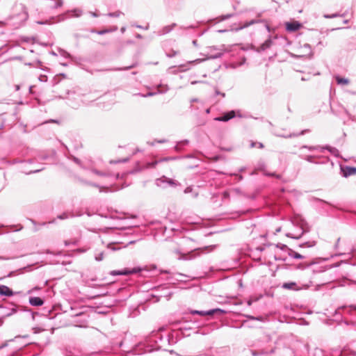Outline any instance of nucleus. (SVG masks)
<instances>
[{
    "mask_svg": "<svg viewBox=\"0 0 356 356\" xmlns=\"http://www.w3.org/2000/svg\"><path fill=\"white\" fill-rule=\"evenodd\" d=\"M13 291L6 285H0V295L5 296H12L13 295Z\"/></svg>",
    "mask_w": 356,
    "mask_h": 356,
    "instance_id": "nucleus-17",
    "label": "nucleus"
},
{
    "mask_svg": "<svg viewBox=\"0 0 356 356\" xmlns=\"http://www.w3.org/2000/svg\"><path fill=\"white\" fill-rule=\"evenodd\" d=\"M273 44V40L271 38L267 39L264 43L260 46V49L261 51H265L267 49L270 48Z\"/></svg>",
    "mask_w": 356,
    "mask_h": 356,
    "instance_id": "nucleus-20",
    "label": "nucleus"
},
{
    "mask_svg": "<svg viewBox=\"0 0 356 356\" xmlns=\"http://www.w3.org/2000/svg\"><path fill=\"white\" fill-rule=\"evenodd\" d=\"M314 264V262L309 263V264H307V265H305V264H299V265L298 266L297 268H298V269H304V268H308V267H309L310 266H312V264Z\"/></svg>",
    "mask_w": 356,
    "mask_h": 356,
    "instance_id": "nucleus-41",
    "label": "nucleus"
},
{
    "mask_svg": "<svg viewBox=\"0 0 356 356\" xmlns=\"http://www.w3.org/2000/svg\"><path fill=\"white\" fill-rule=\"evenodd\" d=\"M92 172L97 175H99V176H102V177H107V176H109V174L107 173V172H102V171H99V170H97L96 169H92Z\"/></svg>",
    "mask_w": 356,
    "mask_h": 356,
    "instance_id": "nucleus-31",
    "label": "nucleus"
},
{
    "mask_svg": "<svg viewBox=\"0 0 356 356\" xmlns=\"http://www.w3.org/2000/svg\"><path fill=\"white\" fill-rule=\"evenodd\" d=\"M152 296H158V297H167V298H169L170 296H171V293L170 292H164V291H162L161 293L160 294H153Z\"/></svg>",
    "mask_w": 356,
    "mask_h": 356,
    "instance_id": "nucleus-37",
    "label": "nucleus"
},
{
    "mask_svg": "<svg viewBox=\"0 0 356 356\" xmlns=\"http://www.w3.org/2000/svg\"><path fill=\"white\" fill-rule=\"evenodd\" d=\"M133 67H134V65H131V66L125 67H123V68H120V69H118V70H130V69H131Z\"/></svg>",
    "mask_w": 356,
    "mask_h": 356,
    "instance_id": "nucleus-57",
    "label": "nucleus"
},
{
    "mask_svg": "<svg viewBox=\"0 0 356 356\" xmlns=\"http://www.w3.org/2000/svg\"><path fill=\"white\" fill-rule=\"evenodd\" d=\"M236 115V111L232 110L225 113L222 116L216 117L214 118V120L218 122H227L229 120L235 118Z\"/></svg>",
    "mask_w": 356,
    "mask_h": 356,
    "instance_id": "nucleus-9",
    "label": "nucleus"
},
{
    "mask_svg": "<svg viewBox=\"0 0 356 356\" xmlns=\"http://www.w3.org/2000/svg\"><path fill=\"white\" fill-rule=\"evenodd\" d=\"M323 151L326 149V150L329 151L334 156H336V157L339 156V152L337 148L332 147L329 145H325V146H323Z\"/></svg>",
    "mask_w": 356,
    "mask_h": 356,
    "instance_id": "nucleus-19",
    "label": "nucleus"
},
{
    "mask_svg": "<svg viewBox=\"0 0 356 356\" xmlns=\"http://www.w3.org/2000/svg\"><path fill=\"white\" fill-rule=\"evenodd\" d=\"M41 170H42V169H33V170H30V172H28L27 174L38 172H40Z\"/></svg>",
    "mask_w": 356,
    "mask_h": 356,
    "instance_id": "nucleus-60",
    "label": "nucleus"
},
{
    "mask_svg": "<svg viewBox=\"0 0 356 356\" xmlns=\"http://www.w3.org/2000/svg\"><path fill=\"white\" fill-rule=\"evenodd\" d=\"M289 255L291 257H293L294 259H304L305 257L298 252H296L295 251H293V250L291 249H289Z\"/></svg>",
    "mask_w": 356,
    "mask_h": 356,
    "instance_id": "nucleus-21",
    "label": "nucleus"
},
{
    "mask_svg": "<svg viewBox=\"0 0 356 356\" xmlns=\"http://www.w3.org/2000/svg\"><path fill=\"white\" fill-rule=\"evenodd\" d=\"M61 55L63 56L65 58H69L70 56V55L67 52H66L65 51H62Z\"/></svg>",
    "mask_w": 356,
    "mask_h": 356,
    "instance_id": "nucleus-59",
    "label": "nucleus"
},
{
    "mask_svg": "<svg viewBox=\"0 0 356 356\" xmlns=\"http://www.w3.org/2000/svg\"><path fill=\"white\" fill-rule=\"evenodd\" d=\"M104 259V252H102L95 256V260L97 261H102Z\"/></svg>",
    "mask_w": 356,
    "mask_h": 356,
    "instance_id": "nucleus-40",
    "label": "nucleus"
},
{
    "mask_svg": "<svg viewBox=\"0 0 356 356\" xmlns=\"http://www.w3.org/2000/svg\"><path fill=\"white\" fill-rule=\"evenodd\" d=\"M107 248L112 251L118 250L120 249V247L116 243H111L107 245Z\"/></svg>",
    "mask_w": 356,
    "mask_h": 356,
    "instance_id": "nucleus-27",
    "label": "nucleus"
},
{
    "mask_svg": "<svg viewBox=\"0 0 356 356\" xmlns=\"http://www.w3.org/2000/svg\"><path fill=\"white\" fill-rule=\"evenodd\" d=\"M177 54H178V51H175V50H171L170 52L166 54L167 56L169 58L175 57Z\"/></svg>",
    "mask_w": 356,
    "mask_h": 356,
    "instance_id": "nucleus-39",
    "label": "nucleus"
},
{
    "mask_svg": "<svg viewBox=\"0 0 356 356\" xmlns=\"http://www.w3.org/2000/svg\"><path fill=\"white\" fill-rule=\"evenodd\" d=\"M69 215L67 213H63L59 216H57V218L60 220H64L69 218Z\"/></svg>",
    "mask_w": 356,
    "mask_h": 356,
    "instance_id": "nucleus-44",
    "label": "nucleus"
},
{
    "mask_svg": "<svg viewBox=\"0 0 356 356\" xmlns=\"http://www.w3.org/2000/svg\"><path fill=\"white\" fill-rule=\"evenodd\" d=\"M339 241H340V238H337V242H336V243H335V245H334V248H335V249H337V248H338Z\"/></svg>",
    "mask_w": 356,
    "mask_h": 356,
    "instance_id": "nucleus-63",
    "label": "nucleus"
},
{
    "mask_svg": "<svg viewBox=\"0 0 356 356\" xmlns=\"http://www.w3.org/2000/svg\"><path fill=\"white\" fill-rule=\"evenodd\" d=\"M188 144V140H182V141H180L177 143V145L175 147V149L177 150V151H179L181 148V147L184 146V145H186Z\"/></svg>",
    "mask_w": 356,
    "mask_h": 356,
    "instance_id": "nucleus-28",
    "label": "nucleus"
},
{
    "mask_svg": "<svg viewBox=\"0 0 356 356\" xmlns=\"http://www.w3.org/2000/svg\"><path fill=\"white\" fill-rule=\"evenodd\" d=\"M176 26H177L176 23H172L170 25L165 26L163 28H161V29L158 30L156 31V34L159 36L164 35L168 34L170 32H171L174 29V28Z\"/></svg>",
    "mask_w": 356,
    "mask_h": 356,
    "instance_id": "nucleus-12",
    "label": "nucleus"
},
{
    "mask_svg": "<svg viewBox=\"0 0 356 356\" xmlns=\"http://www.w3.org/2000/svg\"><path fill=\"white\" fill-rule=\"evenodd\" d=\"M29 302L32 306L39 307L44 304V300L39 297H30Z\"/></svg>",
    "mask_w": 356,
    "mask_h": 356,
    "instance_id": "nucleus-16",
    "label": "nucleus"
},
{
    "mask_svg": "<svg viewBox=\"0 0 356 356\" xmlns=\"http://www.w3.org/2000/svg\"><path fill=\"white\" fill-rule=\"evenodd\" d=\"M151 340L154 341L156 343L155 349H160L165 346V343H169L168 338L167 337L163 338L159 333L154 334L152 337Z\"/></svg>",
    "mask_w": 356,
    "mask_h": 356,
    "instance_id": "nucleus-6",
    "label": "nucleus"
},
{
    "mask_svg": "<svg viewBox=\"0 0 356 356\" xmlns=\"http://www.w3.org/2000/svg\"><path fill=\"white\" fill-rule=\"evenodd\" d=\"M128 160H129V159H128V158H127V159H122V160L111 161H110V163H125V162H127Z\"/></svg>",
    "mask_w": 356,
    "mask_h": 356,
    "instance_id": "nucleus-47",
    "label": "nucleus"
},
{
    "mask_svg": "<svg viewBox=\"0 0 356 356\" xmlns=\"http://www.w3.org/2000/svg\"><path fill=\"white\" fill-rule=\"evenodd\" d=\"M192 191V188L191 186H188L187 187L185 190H184V193H191Z\"/></svg>",
    "mask_w": 356,
    "mask_h": 356,
    "instance_id": "nucleus-61",
    "label": "nucleus"
},
{
    "mask_svg": "<svg viewBox=\"0 0 356 356\" xmlns=\"http://www.w3.org/2000/svg\"><path fill=\"white\" fill-rule=\"evenodd\" d=\"M137 95H139V96H141V97H152V96H154V95H156V92H149L145 95H143V94H141V93H138L136 94Z\"/></svg>",
    "mask_w": 356,
    "mask_h": 356,
    "instance_id": "nucleus-43",
    "label": "nucleus"
},
{
    "mask_svg": "<svg viewBox=\"0 0 356 356\" xmlns=\"http://www.w3.org/2000/svg\"><path fill=\"white\" fill-rule=\"evenodd\" d=\"M222 200H228L229 199L230 196L232 195L230 191H224L222 194Z\"/></svg>",
    "mask_w": 356,
    "mask_h": 356,
    "instance_id": "nucleus-35",
    "label": "nucleus"
},
{
    "mask_svg": "<svg viewBox=\"0 0 356 356\" xmlns=\"http://www.w3.org/2000/svg\"><path fill=\"white\" fill-rule=\"evenodd\" d=\"M316 245L315 241H307L305 243H300L299 245L300 248H312L314 247Z\"/></svg>",
    "mask_w": 356,
    "mask_h": 356,
    "instance_id": "nucleus-26",
    "label": "nucleus"
},
{
    "mask_svg": "<svg viewBox=\"0 0 356 356\" xmlns=\"http://www.w3.org/2000/svg\"><path fill=\"white\" fill-rule=\"evenodd\" d=\"M339 356H356L355 353L349 350H343L340 352Z\"/></svg>",
    "mask_w": 356,
    "mask_h": 356,
    "instance_id": "nucleus-24",
    "label": "nucleus"
},
{
    "mask_svg": "<svg viewBox=\"0 0 356 356\" xmlns=\"http://www.w3.org/2000/svg\"><path fill=\"white\" fill-rule=\"evenodd\" d=\"M300 157L305 161L314 164L326 163L329 161L328 157H323L318 155L300 156Z\"/></svg>",
    "mask_w": 356,
    "mask_h": 356,
    "instance_id": "nucleus-3",
    "label": "nucleus"
},
{
    "mask_svg": "<svg viewBox=\"0 0 356 356\" xmlns=\"http://www.w3.org/2000/svg\"><path fill=\"white\" fill-rule=\"evenodd\" d=\"M232 195H239L241 194V191L238 188H234L230 190Z\"/></svg>",
    "mask_w": 356,
    "mask_h": 356,
    "instance_id": "nucleus-34",
    "label": "nucleus"
},
{
    "mask_svg": "<svg viewBox=\"0 0 356 356\" xmlns=\"http://www.w3.org/2000/svg\"><path fill=\"white\" fill-rule=\"evenodd\" d=\"M145 270H146V268H141L140 267H135L133 268H124L120 270H111V271H110L109 275H111L112 276L128 275H131V274L140 273Z\"/></svg>",
    "mask_w": 356,
    "mask_h": 356,
    "instance_id": "nucleus-2",
    "label": "nucleus"
},
{
    "mask_svg": "<svg viewBox=\"0 0 356 356\" xmlns=\"http://www.w3.org/2000/svg\"><path fill=\"white\" fill-rule=\"evenodd\" d=\"M200 62H201V60H200V59H196V60H193V61H190V62H188V63H189V64H191V63H200Z\"/></svg>",
    "mask_w": 356,
    "mask_h": 356,
    "instance_id": "nucleus-64",
    "label": "nucleus"
},
{
    "mask_svg": "<svg viewBox=\"0 0 356 356\" xmlns=\"http://www.w3.org/2000/svg\"><path fill=\"white\" fill-rule=\"evenodd\" d=\"M36 23L38 24H47L48 23V21H37Z\"/></svg>",
    "mask_w": 356,
    "mask_h": 356,
    "instance_id": "nucleus-62",
    "label": "nucleus"
},
{
    "mask_svg": "<svg viewBox=\"0 0 356 356\" xmlns=\"http://www.w3.org/2000/svg\"><path fill=\"white\" fill-rule=\"evenodd\" d=\"M159 88H161V86L159 85ZM168 90V88L167 87V86H162V89H159V92L163 93V92H165Z\"/></svg>",
    "mask_w": 356,
    "mask_h": 356,
    "instance_id": "nucleus-48",
    "label": "nucleus"
},
{
    "mask_svg": "<svg viewBox=\"0 0 356 356\" xmlns=\"http://www.w3.org/2000/svg\"><path fill=\"white\" fill-rule=\"evenodd\" d=\"M16 311H17L16 308H12V309H10V312H4L3 315L4 316H10V315H12L13 314L15 313V312H16Z\"/></svg>",
    "mask_w": 356,
    "mask_h": 356,
    "instance_id": "nucleus-42",
    "label": "nucleus"
},
{
    "mask_svg": "<svg viewBox=\"0 0 356 356\" xmlns=\"http://www.w3.org/2000/svg\"><path fill=\"white\" fill-rule=\"evenodd\" d=\"M251 353H252V355L253 356H257V355H259L267 353V352H264V351L257 352L256 350H251Z\"/></svg>",
    "mask_w": 356,
    "mask_h": 356,
    "instance_id": "nucleus-46",
    "label": "nucleus"
},
{
    "mask_svg": "<svg viewBox=\"0 0 356 356\" xmlns=\"http://www.w3.org/2000/svg\"><path fill=\"white\" fill-rule=\"evenodd\" d=\"M123 13L121 11H116L113 13H108L107 15L111 17H119Z\"/></svg>",
    "mask_w": 356,
    "mask_h": 356,
    "instance_id": "nucleus-32",
    "label": "nucleus"
},
{
    "mask_svg": "<svg viewBox=\"0 0 356 356\" xmlns=\"http://www.w3.org/2000/svg\"><path fill=\"white\" fill-rule=\"evenodd\" d=\"M276 248H278L281 250H289V248L287 247V245H284V244H282V243H278L276 245Z\"/></svg>",
    "mask_w": 356,
    "mask_h": 356,
    "instance_id": "nucleus-45",
    "label": "nucleus"
},
{
    "mask_svg": "<svg viewBox=\"0 0 356 356\" xmlns=\"http://www.w3.org/2000/svg\"><path fill=\"white\" fill-rule=\"evenodd\" d=\"M341 172L343 177H348L356 174V168L350 166H341Z\"/></svg>",
    "mask_w": 356,
    "mask_h": 356,
    "instance_id": "nucleus-11",
    "label": "nucleus"
},
{
    "mask_svg": "<svg viewBox=\"0 0 356 356\" xmlns=\"http://www.w3.org/2000/svg\"><path fill=\"white\" fill-rule=\"evenodd\" d=\"M72 160L74 161V162H75L76 163L79 164V165H81V161L76 158V157H74L73 156L72 157Z\"/></svg>",
    "mask_w": 356,
    "mask_h": 356,
    "instance_id": "nucleus-54",
    "label": "nucleus"
},
{
    "mask_svg": "<svg viewBox=\"0 0 356 356\" xmlns=\"http://www.w3.org/2000/svg\"><path fill=\"white\" fill-rule=\"evenodd\" d=\"M247 317L250 319H252V320H257V321H261L262 320V317L259 316V317H254V316H247Z\"/></svg>",
    "mask_w": 356,
    "mask_h": 356,
    "instance_id": "nucleus-49",
    "label": "nucleus"
},
{
    "mask_svg": "<svg viewBox=\"0 0 356 356\" xmlns=\"http://www.w3.org/2000/svg\"><path fill=\"white\" fill-rule=\"evenodd\" d=\"M336 81L338 84H348L349 83V80L348 79L341 78L339 76L336 77Z\"/></svg>",
    "mask_w": 356,
    "mask_h": 356,
    "instance_id": "nucleus-30",
    "label": "nucleus"
},
{
    "mask_svg": "<svg viewBox=\"0 0 356 356\" xmlns=\"http://www.w3.org/2000/svg\"><path fill=\"white\" fill-rule=\"evenodd\" d=\"M339 16L343 17L344 14H343L341 15H339L337 13L332 14V15H325L324 17L326 18V19H331V18H334V17H339Z\"/></svg>",
    "mask_w": 356,
    "mask_h": 356,
    "instance_id": "nucleus-38",
    "label": "nucleus"
},
{
    "mask_svg": "<svg viewBox=\"0 0 356 356\" xmlns=\"http://www.w3.org/2000/svg\"><path fill=\"white\" fill-rule=\"evenodd\" d=\"M215 92H216V95H221L222 97H225V94L224 92H220L218 89H216Z\"/></svg>",
    "mask_w": 356,
    "mask_h": 356,
    "instance_id": "nucleus-52",
    "label": "nucleus"
},
{
    "mask_svg": "<svg viewBox=\"0 0 356 356\" xmlns=\"http://www.w3.org/2000/svg\"><path fill=\"white\" fill-rule=\"evenodd\" d=\"M222 53H218L217 54L214 55V56H212L211 58H220L222 56Z\"/></svg>",
    "mask_w": 356,
    "mask_h": 356,
    "instance_id": "nucleus-58",
    "label": "nucleus"
},
{
    "mask_svg": "<svg viewBox=\"0 0 356 356\" xmlns=\"http://www.w3.org/2000/svg\"><path fill=\"white\" fill-rule=\"evenodd\" d=\"M302 232H301V233H300V234L299 236H293L291 234H286V236H287L288 237H290V238H296V239H298V238H300V237L304 234V233H305V232H308V230H305L302 226Z\"/></svg>",
    "mask_w": 356,
    "mask_h": 356,
    "instance_id": "nucleus-33",
    "label": "nucleus"
},
{
    "mask_svg": "<svg viewBox=\"0 0 356 356\" xmlns=\"http://www.w3.org/2000/svg\"><path fill=\"white\" fill-rule=\"evenodd\" d=\"M75 326L79 327H87V321H82L80 323L75 322Z\"/></svg>",
    "mask_w": 356,
    "mask_h": 356,
    "instance_id": "nucleus-36",
    "label": "nucleus"
},
{
    "mask_svg": "<svg viewBox=\"0 0 356 356\" xmlns=\"http://www.w3.org/2000/svg\"><path fill=\"white\" fill-rule=\"evenodd\" d=\"M118 30V27L117 26H114L113 29H103V30H100V31H97V33L98 35H104V34H106V33H108L109 32H111V31H115Z\"/></svg>",
    "mask_w": 356,
    "mask_h": 356,
    "instance_id": "nucleus-25",
    "label": "nucleus"
},
{
    "mask_svg": "<svg viewBox=\"0 0 356 356\" xmlns=\"http://www.w3.org/2000/svg\"><path fill=\"white\" fill-rule=\"evenodd\" d=\"M301 26V24L297 21L286 23V30L289 32H295L299 30Z\"/></svg>",
    "mask_w": 356,
    "mask_h": 356,
    "instance_id": "nucleus-13",
    "label": "nucleus"
},
{
    "mask_svg": "<svg viewBox=\"0 0 356 356\" xmlns=\"http://www.w3.org/2000/svg\"><path fill=\"white\" fill-rule=\"evenodd\" d=\"M259 22V20H256V19H252L249 22H245L241 26L240 29H244V28H247L252 24H254L256 23H258Z\"/></svg>",
    "mask_w": 356,
    "mask_h": 356,
    "instance_id": "nucleus-29",
    "label": "nucleus"
},
{
    "mask_svg": "<svg viewBox=\"0 0 356 356\" xmlns=\"http://www.w3.org/2000/svg\"><path fill=\"white\" fill-rule=\"evenodd\" d=\"M156 184L159 187H165L167 185H176V183L174 180L163 176L162 177L156 180Z\"/></svg>",
    "mask_w": 356,
    "mask_h": 356,
    "instance_id": "nucleus-8",
    "label": "nucleus"
},
{
    "mask_svg": "<svg viewBox=\"0 0 356 356\" xmlns=\"http://www.w3.org/2000/svg\"><path fill=\"white\" fill-rule=\"evenodd\" d=\"M173 159H175V158H174V157H165V158L161 159L160 161H167L173 160Z\"/></svg>",
    "mask_w": 356,
    "mask_h": 356,
    "instance_id": "nucleus-53",
    "label": "nucleus"
},
{
    "mask_svg": "<svg viewBox=\"0 0 356 356\" xmlns=\"http://www.w3.org/2000/svg\"><path fill=\"white\" fill-rule=\"evenodd\" d=\"M232 16V14H229V15H222L220 17H221V20H225V19H227L229 18H230Z\"/></svg>",
    "mask_w": 356,
    "mask_h": 356,
    "instance_id": "nucleus-50",
    "label": "nucleus"
},
{
    "mask_svg": "<svg viewBox=\"0 0 356 356\" xmlns=\"http://www.w3.org/2000/svg\"><path fill=\"white\" fill-rule=\"evenodd\" d=\"M312 284V281H309L307 284H302L300 286H297V284L296 282H286L282 284V288L289 289V290H302V289H308Z\"/></svg>",
    "mask_w": 356,
    "mask_h": 356,
    "instance_id": "nucleus-4",
    "label": "nucleus"
},
{
    "mask_svg": "<svg viewBox=\"0 0 356 356\" xmlns=\"http://www.w3.org/2000/svg\"><path fill=\"white\" fill-rule=\"evenodd\" d=\"M28 17L26 7L22 3L15 4L10 15L6 19V24L17 29L27 20Z\"/></svg>",
    "mask_w": 356,
    "mask_h": 356,
    "instance_id": "nucleus-1",
    "label": "nucleus"
},
{
    "mask_svg": "<svg viewBox=\"0 0 356 356\" xmlns=\"http://www.w3.org/2000/svg\"><path fill=\"white\" fill-rule=\"evenodd\" d=\"M167 288L164 286H158L156 289V291H165L166 290Z\"/></svg>",
    "mask_w": 356,
    "mask_h": 356,
    "instance_id": "nucleus-51",
    "label": "nucleus"
},
{
    "mask_svg": "<svg viewBox=\"0 0 356 356\" xmlns=\"http://www.w3.org/2000/svg\"><path fill=\"white\" fill-rule=\"evenodd\" d=\"M323 146L316 145V146H309V145H302L300 149H307L310 152L316 151L320 153L323 152Z\"/></svg>",
    "mask_w": 356,
    "mask_h": 356,
    "instance_id": "nucleus-18",
    "label": "nucleus"
},
{
    "mask_svg": "<svg viewBox=\"0 0 356 356\" xmlns=\"http://www.w3.org/2000/svg\"><path fill=\"white\" fill-rule=\"evenodd\" d=\"M309 131V129H304L302 131H300V133H291L289 134H275V136H277L278 137H281V138H295V137H298V136L304 135L305 134L308 133Z\"/></svg>",
    "mask_w": 356,
    "mask_h": 356,
    "instance_id": "nucleus-14",
    "label": "nucleus"
},
{
    "mask_svg": "<svg viewBox=\"0 0 356 356\" xmlns=\"http://www.w3.org/2000/svg\"><path fill=\"white\" fill-rule=\"evenodd\" d=\"M236 117H238L240 118H245V116L241 113L240 111H236Z\"/></svg>",
    "mask_w": 356,
    "mask_h": 356,
    "instance_id": "nucleus-55",
    "label": "nucleus"
},
{
    "mask_svg": "<svg viewBox=\"0 0 356 356\" xmlns=\"http://www.w3.org/2000/svg\"><path fill=\"white\" fill-rule=\"evenodd\" d=\"M266 165L264 162H259L257 165V170L264 171L265 175L268 177H275L277 179H281V175L276 173H269L265 171Z\"/></svg>",
    "mask_w": 356,
    "mask_h": 356,
    "instance_id": "nucleus-15",
    "label": "nucleus"
},
{
    "mask_svg": "<svg viewBox=\"0 0 356 356\" xmlns=\"http://www.w3.org/2000/svg\"><path fill=\"white\" fill-rule=\"evenodd\" d=\"M86 184H88L90 186H95V187H97V188H99V191L100 192H103V191H106V192H108L109 190H108V187H103V186H99V184H97L95 183H92V182H86Z\"/></svg>",
    "mask_w": 356,
    "mask_h": 356,
    "instance_id": "nucleus-23",
    "label": "nucleus"
},
{
    "mask_svg": "<svg viewBox=\"0 0 356 356\" xmlns=\"http://www.w3.org/2000/svg\"><path fill=\"white\" fill-rule=\"evenodd\" d=\"M70 13H73V15H72V17H79L82 15L83 12L81 10H80L79 8H76V9H74L72 10H68L67 12V13H64V14H62V15L58 16V22H61V21H63L65 19H67V15Z\"/></svg>",
    "mask_w": 356,
    "mask_h": 356,
    "instance_id": "nucleus-10",
    "label": "nucleus"
},
{
    "mask_svg": "<svg viewBox=\"0 0 356 356\" xmlns=\"http://www.w3.org/2000/svg\"><path fill=\"white\" fill-rule=\"evenodd\" d=\"M216 245H213L205 246L202 248L195 249V250L192 251L189 254L187 259H192L195 258L197 256H200L201 253L205 252L206 251H207V252L213 251L216 248Z\"/></svg>",
    "mask_w": 356,
    "mask_h": 356,
    "instance_id": "nucleus-5",
    "label": "nucleus"
},
{
    "mask_svg": "<svg viewBox=\"0 0 356 356\" xmlns=\"http://www.w3.org/2000/svg\"><path fill=\"white\" fill-rule=\"evenodd\" d=\"M52 1V5H51V8H58L59 7H61L63 4V0H50Z\"/></svg>",
    "mask_w": 356,
    "mask_h": 356,
    "instance_id": "nucleus-22",
    "label": "nucleus"
},
{
    "mask_svg": "<svg viewBox=\"0 0 356 356\" xmlns=\"http://www.w3.org/2000/svg\"><path fill=\"white\" fill-rule=\"evenodd\" d=\"M225 312L224 310L220 309H210L208 311L191 310L190 313L191 314H198L200 316H204L207 315H209V316L213 315L216 313L224 314Z\"/></svg>",
    "mask_w": 356,
    "mask_h": 356,
    "instance_id": "nucleus-7",
    "label": "nucleus"
},
{
    "mask_svg": "<svg viewBox=\"0 0 356 356\" xmlns=\"http://www.w3.org/2000/svg\"><path fill=\"white\" fill-rule=\"evenodd\" d=\"M159 161H155V162H152V163H148V167L149 168H153L154 167L157 163H158Z\"/></svg>",
    "mask_w": 356,
    "mask_h": 356,
    "instance_id": "nucleus-56",
    "label": "nucleus"
}]
</instances>
